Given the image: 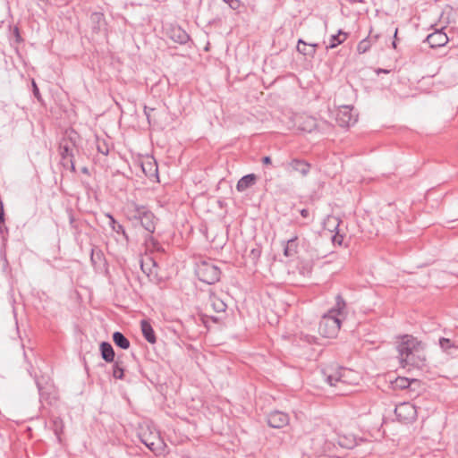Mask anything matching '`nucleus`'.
<instances>
[{
  "instance_id": "1",
  "label": "nucleus",
  "mask_w": 458,
  "mask_h": 458,
  "mask_svg": "<svg viewBox=\"0 0 458 458\" xmlns=\"http://www.w3.org/2000/svg\"><path fill=\"white\" fill-rule=\"evenodd\" d=\"M124 213L133 225L140 223L149 233L155 232L157 219L146 206L139 205L133 201L129 202L124 208Z\"/></svg>"
},
{
  "instance_id": "2",
  "label": "nucleus",
  "mask_w": 458,
  "mask_h": 458,
  "mask_svg": "<svg viewBox=\"0 0 458 458\" xmlns=\"http://www.w3.org/2000/svg\"><path fill=\"white\" fill-rule=\"evenodd\" d=\"M424 350V344L411 335H403L397 345L399 359L402 366L406 367L407 363H414L416 352Z\"/></svg>"
},
{
  "instance_id": "3",
  "label": "nucleus",
  "mask_w": 458,
  "mask_h": 458,
  "mask_svg": "<svg viewBox=\"0 0 458 458\" xmlns=\"http://www.w3.org/2000/svg\"><path fill=\"white\" fill-rule=\"evenodd\" d=\"M195 274L203 283L213 284L220 280L221 270L214 260L202 259L196 264Z\"/></svg>"
},
{
  "instance_id": "4",
  "label": "nucleus",
  "mask_w": 458,
  "mask_h": 458,
  "mask_svg": "<svg viewBox=\"0 0 458 458\" xmlns=\"http://www.w3.org/2000/svg\"><path fill=\"white\" fill-rule=\"evenodd\" d=\"M340 327L341 320L335 316V310H329L321 318L318 331L324 337L331 338L337 335Z\"/></svg>"
},
{
  "instance_id": "5",
  "label": "nucleus",
  "mask_w": 458,
  "mask_h": 458,
  "mask_svg": "<svg viewBox=\"0 0 458 458\" xmlns=\"http://www.w3.org/2000/svg\"><path fill=\"white\" fill-rule=\"evenodd\" d=\"M394 413L399 421L410 423L417 418V410L413 403L403 402L395 406Z\"/></svg>"
},
{
  "instance_id": "6",
  "label": "nucleus",
  "mask_w": 458,
  "mask_h": 458,
  "mask_svg": "<svg viewBox=\"0 0 458 458\" xmlns=\"http://www.w3.org/2000/svg\"><path fill=\"white\" fill-rule=\"evenodd\" d=\"M358 116L348 106H342L336 114V122L341 127H349L357 122Z\"/></svg>"
},
{
  "instance_id": "7",
  "label": "nucleus",
  "mask_w": 458,
  "mask_h": 458,
  "mask_svg": "<svg viewBox=\"0 0 458 458\" xmlns=\"http://www.w3.org/2000/svg\"><path fill=\"white\" fill-rule=\"evenodd\" d=\"M267 421L269 427L274 428H282L289 424L290 418L285 412L273 411L267 416Z\"/></svg>"
},
{
  "instance_id": "8",
  "label": "nucleus",
  "mask_w": 458,
  "mask_h": 458,
  "mask_svg": "<svg viewBox=\"0 0 458 458\" xmlns=\"http://www.w3.org/2000/svg\"><path fill=\"white\" fill-rule=\"evenodd\" d=\"M139 437L142 444H144L149 450L156 452L159 445L162 444L161 438L157 432L142 430Z\"/></svg>"
},
{
  "instance_id": "9",
  "label": "nucleus",
  "mask_w": 458,
  "mask_h": 458,
  "mask_svg": "<svg viewBox=\"0 0 458 458\" xmlns=\"http://www.w3.org/2000/svg\"><path fill=\"white\" fill-rule=\"evenodd\" d=\"M167 34L174 42L181 45L186 44L190 40L189 34L180 26H171Z\"/></svg>"
},
{
  "instance_id": "10",
  "label": "nucleus",
  "mask_w": 458,
  "mask_h": 458,
  "mask_svg": "<svg viewBox=\"0 0 458 458\" xmlns=\"http://www.w3.org/2000/svg\"><path fill=\"white\" fill-rule=\"evenodd\" d=\"M426 40L430 47L435 48L445 46L448 42V38L442 30H437L433 33L429 34Z\"/></svg>"
},
{
  "instance_id": "11",
  "label": "nucleus",
  "mask_w": 458,
  "mask_h": 458,
  "mask_svg": "<svg viewBox=\"0 0 458 458\" xmlns=\"http://www.w3.org/2000/svg\"><path fill=\"white\" fill-rule=\"evenodd\" d=\"M288 167L294 172L300 173L302 176H306L310 170V164L303 159L293 158L288 163Z\"/></svg>"
},
{
  "instance_id": "12",
  "label": "nucleus",
  "mask_w": 458,
  "mask_h": 458,
  "mask_svg": "<svg viewBox=\"0 0 458 458\" xmlns=\"http://www.w3.org/2000/svg\"><path fill=\"white\" fill-rule=\"evenodd\" d=\"M142 172L148 178L157 177L158 167L157 162L150 157H147L140 164Z\"/></svg>"
},
{
  "instance_id": "13",
  "label": "nucleus",
  "mask_w": 458,
  "mask_h": 458,
  "mask_svg": "<svg viewBox=\"0 0 458 458\" xmlns=\"http://www.w3.org/2000/svg\"><path fill=\"white\" fill-rule=\"evenodd\" d=\"M89 20L91 22L92 30L94 32L98 33L103 29H105L106 20H105V16L102 13H100V12L92 13L90 14Z\"/></svg>"
},
{
  "instance_id": "14",
  "label": "nucleus",
  "mask_w": 458,
  "mask_h": 458,
  "mask_svg": "<svg viewBox=\"0 0 458 458\" xmlns=\"http://www.w3.org/2000/svg\"><path fill=\"white\" fill-rule=\"evenodd\" d=\"M298 236L293 235L286 242H283L284 245V255L287 258H293L297 254L298 250Z\"/></svg>"
},
{
  "instance_id": "15",
  "label": "nucleus",
  "mask_w": 458,
  "mask_h": 458,
  "mask_svg": "<svg viewBox=\"0 0 458 458\" xmlns=\"http://www.w3.org/2000/svg\"><path fill=\"white\" fill-rule=\"evenodd\" d=\"M257 182V176L254 174H249L247 175L242 176L236 184V190L240 192H242L251 186H253Z\"/></svg>"
},
{
  "instance_id": "16",
  "label": "nucleus",
  "mask_w": 458,
  "mask_h": 458,
  "mask_svg": "<svg viewBox=\"0 0 458 458\" xmlns=\"http://www.w3.org/2000/svg\"><path fill=\"white\" fill-rule=\"evenodd\" d=\"M318 46V45L316 43H307L303 39L300 38L298 40L297 50L304 55L314 56Z\"/></svg>"
},
{
  "instance_id": "17",
  "label": "nucleus",
  "mask_w": 458,
  "mask_h": 458,
  "mask_svg": "<svg viewBox=\"0 0 458 458\" xmlns=\"http://www.w3.org/2000/svg\"><path fill=\"white\" fill-rule=\"evenodd\" d=\"M141 331L144 338L149 343V344H155L157 342V337L154 332V329L150 323L145 319L141 320L140 322Z\"/></svg>"
},
{
  "instance_id": "18",
  "label": "nucleus",
  "mask_w": 458,
  "mask_h": 458,
  "mask_svg": "<svg viewBox=\"0 0 458 458\" xmlns=\"http://www.w3.org/2000/svg\"><path fill=\"white\" fill-rule=\"evenodd\" d=\"M335 442L345 449H352L356 445V438L353 435H338Z\"/></svg>"
},
{
  "instance_id": "19",
  "label": "nucleus",
  "mask_w": 458,
  "mask_h": 458,
  "mask_svg": "<svg viewBox=\"0 0 458 458\" xmlns=\"http://www.w3.org/2000/svg\"><path fill=\"white\" fill-rule=\"evenodd\" d=\"M100 352L102 359L106 362H112L114 359V351L113 346L108 342H102L100 344Z\"/></svg>"
},
{
  "instance_id": "20",
  "label": "nucleus",
  "mask_w": 458,
  "mask_h": 458,
  "mask_svg": "<svg viewBox=\"0 0 458 458\" xmlns=\"http://www.w3.org/2000/svg\"><path fill=\"white\" fill-rule=\"evenodd\" d=\"M439 345L443 352L449 355H454L458 351V345H456L452 340L445 337L439 339Z\"/></svg>"
},
{
  "instance_id": "21",
  "label": "nucleus",
  "mask_w": 458,
  "mask_h": 458,
  "mask_svg": "<svg viewBox=\"0 0 458 458\" xmlns=\"http://www.w3.org/2000/svg\"><path fill=\"white\" fill-rule=\"evenodd\" d=\"M209 302L214 311L217 313L225 312L227 308L225 301L222 299H220L217 295H216L214 293H211L209 294Z\"/></svg>"
},
{
  "instance_id": "22",
  "label": "nucleus",
  "mask_w": 458,
  "mask_h": 458,
  "mask_svg": "<svg viewBox=\"0 0 458 458\" xmlns=\"http://www.w3.org/2000/svg\"><path fill=\"white\" fill-rule=\"evenodd\" d=\"M325 376V380L333 386H336L339 383H344L343 374L340 371H336L334 373H327V370L323 371Z\"/></svg>"
},
{
  "instance_id": "23",
  "label": "nucleus",
  "mask_w": 458,
  "mask_h": 458,
  "mask_svg": "<svg viewBox=\"0 0 458 458\" xmlns=\"http://www.w3.org/2000/svg\"><path fill=\"white\" fill-rule=\"evenodd\" d=\"M113 341L117 347L127 350L130 347V341L119 331L113 334Z\"/></svg>"
},
{
  "instance_id": "24",
  "label": "nucleus",
  "mask_w": 458,
  "mask_h": 458,
  "mask_svg": "<svg viewBox=\"0 0 458 458\" xmlns=\"http://www.w3.org/2000/svg\"><path fill=\"white\" fill-rule=\"evenodd\" d=\"M347 38V33L342 31L341 30L337 34L332 35L329 39V45L327 48H335L341 43H343Z\"/></svg>"
},
{
  "instance_id": "25",
  "label": "nucleus",
  "mask_w": 458,
  "mask_h": 458,
  "mask_svg": "<svg viewBox=\"0 0 458 458\" xmlns=\"http://www.w3.org/2000/svg\"><path fill=\"white\" fill-rule=\"evenodd\" d=\"M61 159H65L68 157H73L72 146L67 140H63L59 147Z\"/></svg>"
},
{
  "instance_id": "26",
  "label": "nucleus",
  "mask_w": 458,
  "mask_h": 458,
  "mask_svg": "<svg viewBox=\"0 0 458 458\" xmlns=\"http://www.w3.org/2000/svg\"><path fill=\"white\" fill-rule=\"evenodd\" d=\"M107 217L109 218V225L112 227L113 231L115 232L116 233H121L124 236V238L126 240H128V235L126 234V232H125V229L123 227V225H122L121 224L117 223L116 220L114 219V217L110 215V214H107L106 215Z\"/></svg>"
},
{
  "instance_id": "27",
  "label": "nucleus",
  "mask_w": 458,
  "mask_h": 458,
  "mask_svg": "<svg viewBox=\"0 0 458 458\" xmlns=\"http://www.w3.org/2000/svg\"><path fill=\"white\" fill-rule=\"evenodd\" d=\"M52 422H53L54 433L57 437V438L60 440V436L64 430V422H63L62 419H60L59 417L54 418Z\"/></svg>"
},
{
  "instance_id": "28",
  "label": "nucleus",
  "mask_w": 458,
  "mask_h": 458,
  "mask_svg": "<svg viewBox=\"0 0 458 458\" xmlns=\"http://www.w3.org/2000/svg\"><path fill=\"white\" fill-rule=\"evenodd\" d=\"M426 365V357L423 353V351L420 352H416L414 356V363H407L406 366H413L417 368H420Z\"/></svg>"
},
{
  "instance_id": "29",
  "label": "nucleus",
  "mask_w": 458,
  "mask_h": 458,
  "mask_svg": "<svg viewBox=\"0 0 458 458\" xmlns=\"http://www.w3.org/2000/svg\"><path fill=\"white\" fill-rule=\"evenodd\" d=\"M345 306L346 304L344 298L338 294L335 297V305L330 310H335V316L338 317V315H340L341 312L344 310Z\"/></svg>"
},
{
  "instance_id": "30",
  "label": "nucleus",
  "mask_w": 458,
  "mask_h": 458,
  "mask_svg": "<svg viewBox=\"0 0 458 458\" xmlns=\"http://www.w3.org/2000/svg\"><path fill=\"white\" fill-rule=\"evenodd\" d=\"M261 252V247L259 245H256L250 250L248 257L253 263H256L259 259Z\"/></svg>"
},
{
  "instance_id": "31",
  "label": "nucleus",
  "mask_w": 458,
  "mask_h": 458,
  "mask_svg": "<svg viewBox=\"0 0 458 458\" xmlns=\"http://www.w3.org/2000/svg\"><path fill=\"white\" fill-rule=\"evenodd\" d=\"M123 368L121 366L120 362L115 361L113 366V377L116 379H123Z\"/></svg>"
},
{
  "instance_id": "32",
  "label": "nucleus",
  "mask_w": 458,
  "mask_h": 458,
  "mask_svg": "<svg viewBox=\"0 0 458 458\" xmlns=\"http://www.w3.org/2000/svg\"><path fill=\"white\" fill-rule=\"evenodd\" d=\"M371 47L370 40L369 38L362 39L357 46V50L360 54H364Z\"/></svg>"
},
{
  "instance_id": "33",
  "label": "nucleus",
  "mask_w": 458,
  "mask_h": 458,
  "mask_svg": "<svg viewBox=\"0 0 458 458\" xmlns=\"http://www.w3.org/2000/svg\"><path fill=\"white\" fill-rule=\"evenodd\" d=\"M97 149L99 153L103 154L104 156H107L109 153V147L104 140H97Z\"/></svg>"
},
{
  "instance_id": "34",
  "label": "nucleus",
  "mask_w": 458,
  "mask_h": 458,
  "mask_svg": "<svg viewBox=\"0 0 458 458\" xmlns=\"http://www.w3.org/2000/svg\"><path fill=\"white\" fill-rule=\"evenodd\" d=\"M410 384V380L406 377H397L394 381L395 386L402 389L408 388Z\"/></svg>"
},
{
  "instance_id": "35",
  "label": "nucleus",
  "mask_w": 458,
  "mask_h": 458,
  "mask_svg": "<svg viewBox=\"0 0 458 458\" xmlns=\"http://www.w3.org/2000/svg\"><path fill=\"white\" fill-rule=\"evenodd\" d=\"M306 123V125L301 127V130L311 132L317 127L316 120L312 117H309Z\"/></svg>"
},
{
  "instance_id": "36",
  "label": "nucleus",
  "mask_w": 458,
  "mask_h": 458,
  "mask_svg": "<svg viewBox=\"0 0 458 458\" xmlns=\"http://www.w3.org/2000/svg\"><path fill=\"white\" fill-rule=\"evenodd\" d=\"M62 165H64V167L70 169L73 173L76 171L73 157H68L65 159H62Z\"/></svg>"
},
{
  "instance_id": "37",
  "label": "nucleus",
  "mask_w": 458,
  "mask_h": 458,
  "mask_svg": "<svg viewBox=\"0 0 458 458\" xmlns=\"http://www.w3.org/2000/svg\"><path fill=\"white\" fill-rule=\"evenodd\" d=\"M300 339L311 344H315L317 342V337L316 336H313V335H303V334H301L300 335Z\"/></svg>"
},
{
  "instance_id": "38",
  "label": "nucleus",
  "mask_w": 458,
  "mask_h": 458,
  "mask_svg": "<svg viewBox=\"0 0 458 458\" xmlns=\"http://www.w3.org/2000/svg\"><path fill=\"white\" fill-rule=\"evenodd\" d=\"M0 234L3 241H6V236L8 234V228L5 225L4 222L0 223Z\"/></svg>"
},
{
  "instance_id": "39",
  "label": "nucleus",
  "mask_w": 458,
  "mask_h": 458,
  "mask_svg": "<svg viewBox=\"0 0 458 458\" xmlns=\"http://www.w3.org/2000/svg\"><path fill=\"white\" fill-rule=\"evenodd\" d=\"M155 111V108L144 106V114L149 124H151V112Z\"/></svg>"
},
{
  "instance_id": "40",
  "label": "nucleus",
  "mask_w": 458,
  "mask_h": 458,
  "mask_svg": "<svg viewBox=\"0 0 458 458\" xmlns=\"http://www.w3.org/2000/svg\"><path fill=\"white\" fill-rule=\"evenodd\" d=\"M332 241H333L334 244L341 245L344 241V236L339 233H335L332 237Z\"/></svg>"
},
{
  "instance_id": "41",
  "label": "nucleus",
  "mask_w": 458,
  "mask_h": 458,
  "mask_svg": "<svg viewBox=\"0 0 458 458\" xmlns=\"http://www.w3.org/2000/svg\"><path fill=\"white\" fill-rule=\"evenodd\" d=\"M225 3H227L229 6L233 10H236L240 7L239 0H226Z\"/></svg>"
},
{
  "instance_id": "42",
  "label": "nucleus",
  "mask_w": 458,
  "mask_h": 458,
  "mask_svg": "<svg viewBox=\"0 0 458 458\" xmlns=\"http://www.w3.org/2000/svg\"><path fill=\"white\" fill-rule=\"evenodd\" d=\"M32 88H33V94H34L35 98H37V99L40 100L41 95H40L39 89H38L35 81H32Z\"/></svg>"
},
{
  "instance_id": "43",
  "label": "nucleus",
  "mask_w": 458,
  "mask_h": 458,
  "mask_svg": "<svg viewBox=\"0 0 458 458\" xmlns=\"http://www.w3.org/2000/svg\"><path fill=\"white\" fill-rule=\"evenodd\" d=\"M5 222L4 203L0 199V223Z\"/></svg>"
},
{
  "instance_id": "44",
  "label": "nucleus",
  "mask_w": 458,
  "mask_h": 458,
  "mask_svg": "<svg viewBox=\"0 0 458 458\" xmlns=\"http://www.w3.org/2000/svg\"><path fill=\"white\" fill-rule=\"evenodd\" d=\"M37 386H38V394H39L40 399H45L46 398V393L44 391V388L40 385V383L38 382V381H37Z\"/></svg>"
},
{
  "instance_id": "45",
  "label": "nucleus",
  "mask_w": 458,
  "mask_h": 458,
  "mask_svg": "<svg viewBox=\"0 0 458 458\" xmlns=\"http://www.w3.org/2000/svg\"><path fill=\"white\" fill-rule=\"evenodd\" d=\"M146 243L148 245L151 244L153 247H156V245L158 244L157 242L150 234L146 238Z\"/></svg>"
},
{
  "instance_id": "46",
  "label": "nucleus",
  "mask_w": 458,
  "mask_h": 458,
  "mask_svg": "<svg viewBox=\"0 0 458 458\" xmlns=\"http://www.w3.org/2000/svg\"><path fill=\"white\" fill-rule=\"evenodd\" d=\"M97 257H98V259H100V257H101V251H100V250L95 251V250H91V257H90V259H91V261H92L93 263H95V262H96V261H95V259H97Z\"/></svg>"
},
{
  "instance_id": "47",
  "label": "nucleus",
  "mask_w": 458,
  "mask_h": 458,
  "mask_svg": "<svg viewBox=\"0 0 458 458\" xmlns=\"http://www.w3.org/2000/svg\"><path fill=\"white\" fill-rule=\"evenodd\" d=\"M97 257H98V259H100V257H101V251H100V250L95 251V250H91V257H90V259H91V261H92L93 263H95V262H96V261H95V259H97Z\"/></svg>"
},
{
  "instance_id": "48",
  "label": "nucleus",
  "mask_w": 458,
  "mask_h": 458,
  "mask_svg": "<svg viewBox=\"0 0 458 458\" xmlns=\"http://www.w3.org/2000/svg\"><path fill=\"white\" fill-rule=\"evenodd\" d=\"M262 163L264 165H270L271 164V157L268 156L263 157L261 159Z\"/></svg>"
},
{
  "instance_id": "49",
  "label": "nucleus",
  "mask_w": 458,
  "mask_h": 458,
  "mask_svg": "<svg viewBox=\"0 0 458 458\" xmlns=\"http://www.w3.org/2000/svg\"><path fill=\"white\" fill-rule=\"evenodd\" d=\"M300 213H301V216L304 218H307L310 215L309 210L306 208L301 209Z\"/></svg>"
},
{
  "instance_id": "50",
  "label": "nucleus",
  "mask_w": 458,
  "mask_h": 458,
  "mask_svg": "<svg viewBox=\"0 0 458 458\" xmlns=\"http://www.w3.org/2000/svg\"><path fill=\"white\" fill-rule=\"evenodd\" d=\"M376 72L378 74L380 72L382 73H389L390 71L389 70H386V69H381V68H378L377 70H376Z\"/></svg>"
},
{
  "instance_id": "51",
  "label": "nucleus",
  "mask_w": 458,
  "mask_h": 458,
  "mask_svg": "<svg viewBox=\"0 0 458 458\" xmlns=\"http://www.w3.org/2000/svg\"><path fill=\"white\" fill-rule=\"evenodd\" d=\"M13 32H14V35H15V36H16V38H17V40L19 41V40H20V38H21V37H20V33H19V29H18L17 27H15V28H14Z\"/></svg>"
},
{
  "instance_id": "52",
  "label": "nucleus",
  "mask_w": 458,
  "mask_h": 458,
  "mask_svg": "<svg viewBox=\"0 0 458 458\" xmlns=\"http://www.w3.org/2000/svg\"><path fill=\"white\" fill-rule=\"evenodd\" d=\"M348 2L350 4H356V3L364 4L365 0H348Z\"/></svg>"
},
{
  "instance_id": "53",
  "label": "nucleus",
  "mask_w": 458,
  "mask_h": 458,
  "mask_svg": "<svg viewBox=\"0 0 458 458\" xmlns=\"http://www.w3.org/2000/svg\"><path fill=\"white\" fill-rule=\"evenodd\" d=\"M73 223H74V217L71 215L70 216V224L73 225Z\"/></svg>"
},
{
  "instance_id": "54",
  "label": "nucleus",
  "mask_w": 458,
  "mask_h": 458,
  "mask_svg": "<svg viewBox=\"0 0 458 458\" xmlns=\"http://www.w3.org/2000/svg\"><path fill=\"white\" fill-rule=\"evenodd\" d=\"M212 320L214 322H218L219 321V318L217 317H211Z\"/></svg>"
},
{
  "instance_id": "55",
  "label": "nucleus",
  "mask_w": 458,
  "mask_h": 458,
  "mask_svg": "<svg viewBox=\"0 0 458 458\" xmlns=\"http://www.w3.org/2000/svg\"><path fill=\"white\" fill-rule=\"evenodd\" d=\"M393 47H394V48H396L395 41H393Z\"/></svg>"
},
{
  "instance_id": "56",
  "label": "nucleus",
  "mask_w": 458,
  "mask_h": 458,
  "mask_svg": "<svg viewBox=\"0 0 458 458\" xmlns=\"http://www.w3.org/2000/svg\"><path fill=\"white\" fill-rule=\"evenodd\" d=\"M140 267H141V269L144 271V264H143V262L141 263Z\"/></svg>"
},
{
  "instance_id": "57",
  "label": "nucleus",
  "mask_w": 458,
  "mask_h": 458,
  "mask_svg": "<svg viewBox=\"0 0 458 458\" xmlns=\"http://www.w3.org/2000/svg\"><path fill=\"white\" fill-rule=\"evenodd\" d=\"M302 48H305V50H309V47H307L303 46Z\"/></svg>"
},
{
  "instance_id": "58",
  "label": "nucleus",
  "mask_w": 458,
  "mask_h": 458,
  "mask_svg": "<svg viewBox=\"0 0 458 458\" xmlns=\"http://www.w3.org/2000/svg\"><path fill=\"white\" fill-rule=\"evenodd\" d=\"M397 34V29L394 30V37H396Z\"/></svg>"
},
{
  "instance_id": "59",
  "label": "nucleus",
  "mask_w": 458,
  "mask_h": 458,
  "mask_svg": "<svg viewBox=\"0 0 458 458\" xmlns=\"http://www.w3.org/2000/svg\"><path fill=\"white\" fill-rule=\"evenodd\" d=\"M224 2H225L226 0H223Z\"/></svg>"
}]
</instances>
